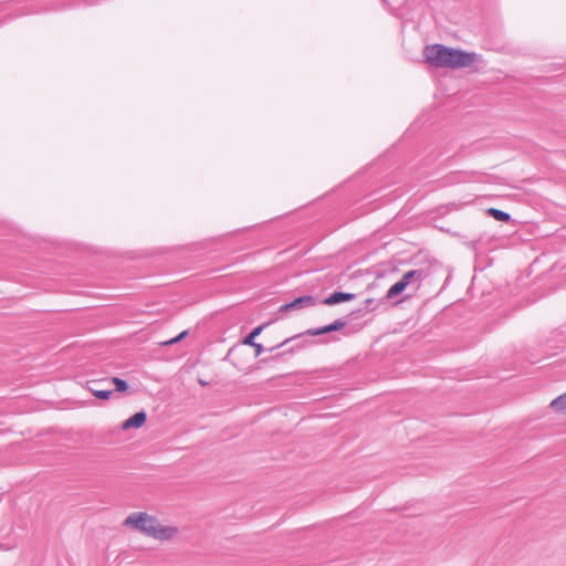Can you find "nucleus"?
<instances>
[{
	"mask_svg": "<svg viewBox=\"0 0 566 566\" xmlns=\"http://www.w3.org/2000/svg\"><path fill=\"white\" fill-rule=\"evenodd\" d=\"M124 525L136 528L147 536H151L160 541L169 539L176 533V528L163 526L154 516L143 512H134L129 514L124 521Z\"/></svg>",
	"mask_w": 566,
	"mask_h": 566,
	"instance_id": "obj_1",
	"label": "nucleus"
},
{
	"mask_svg": "<svg viewBox=\"0 0 566 566\" xmlns=\"http://www.w3.org/2000/svg\"><path fill=\"white\" fill-rule=\"evenodd\" d=\"M479 61V55L474 52H468L460 49H449L446 67L464 69L471 67Z\"/></svg>",
	"mask_w": 566,
	"mask_h": 566,
	"instance_id": "obj_2",
	"label": "nucleus"
},
{
	"mask_svg": "<svg viewBox=\"0 0 566 566\" xmlns=\"http://www.w3.org/2000/svg\"><path fill=\"white\" fill-rule=\"evenodd\" d=\"M448 46L441 44L428 45L423 50L426 61L434 67H446L448 61Z\"/></svg>",
	"mask_w": 566,
	"mask_h": 566,
	"instance_id": "obj_3",
	"label": "nucleus"
},
{
	"mask_svg": "<svg viewBox=\"0 0 566 566\" xmlns=\"http://www.w3.org/2000/svg\"><path fill=\"white\" fill-rule=\"evenodd\" d=\"M316 304L315 297L312 295H303L294 298L292 302L286 303L280 307V312H291L295 310L312 307Z\"/></svg>",
	"mask_w": 566,
	"mask_h": 566,
	"instance_id": "obj_4",
	"label": "nucleus"
},
{
	"mask_svg": "<svg viewBox=\"0 0 566 566\" xmlns=\"http://www.w3.org/2000/svg\"><path fill=\"white\" fill-rule=\"evenodd\" d=\"M427 277V272L423 269H416L406 272L402 279L415 289H419L421 282Z\"/></svg>",
	"mask_w": 566,
	"mask_h": 566,
	"instance_id": "obj_5",
	"label": "nucleus"
},
{
	"mask_svg": "<svg viewBox=\"0 0 566 566\" xmlns=\"http://www.w3.org/2000/svg\"><path fill=\"white\" fill-rule=\"evenodd\" d=\"M346 324H347L346 321L338 318V319L334 321L332 324H328L326 326L318 327V328H311L307 331V333L312 336L323 335V334L339 331L343 327H345Z\"/></svg>",
	"mask_w": 566,
	"mask_h": 566,
	"instance_id": "obj_6",
	"label": "nucleus"
},
{
	"mask_svg": "<svg viewBox=\"0 0 566 566\" xmlns=\"http://www.w3.org/2000/svg\"><path fill=\"white\" fill-rule=\"evenodd\" d=\"M146 420H147V415L145 411L142 410V411L134 413L128 419H126L123 422L122 428L124 430H127L130 428H140L146 422Z\"/></svg>",
	"mask_w": 566,
	"mask_h": 566,
	"instance_id": "obj_7",
	"label": "nucleus"
},
{
	"mask_svg": "<svg viewBox=\"0 0 566 566\" xmlns=\"http://www.w3.org/2000/svg\"><path fill=\"white\" fill-rule=\"evenodd\" d=\"M355 294L346 292H334L328 297L323 300L326 305H336L343 302H348L355 298Z\"/></svg>",
	"mask_w": 566,
	"mask_h": 566,
	"instance_id": "obj_8",
	"label": "nucleus"
},
{
	"mask_svg": "<svg viewBox=\"0 0 566 566\" xmlns=\"http://www.w3.org/2000/svg\"><path fill=\"white\" fill-rule=\"evenodd\" d=\"M409 284L401 277L399 281H397L395 284L390 286V289L386 293V298L391 300L399 294H401Z\"/></svg>",
	"mask_w": 566,
	"mask_h": 566,
	"instance_id": "obj_9",
	"label": "nucleus"
},
{
	"mask_svg": "<svg viewBox=\"0 0 566 566\" xmlns=\"http://www.w3.org/2000/svg\"><path fill=\"white\" fill-rule=\"evenodd\" d=\"M97 385H99L98 381H90L88 382L90 391L97 399L107 400L111 397V395L113 394V390L111 388H103V390H97Z\"/></svg>",
	"mask_w": 566,
	"mask_h": 566,
	"instance_id": "obj_10",
	"label": "nucleus"
},
{
	"mask_svg": "<svg viewBox=\"0 0 566 566\" xmlns=\"http://www.w3.org/2000/svg\"><path fill=\"white\" fill-rule=\"evenodd\" d=\"M551 407L557 411L566 415V392L558 396L551 402Z\"/></svg>",
	"mask_w": 566,
	"mask_h": 566,
	"instance_id": "obj_11",
	"label": "nucleus"
},
{
	"mask_svg": "<svg viewBox=\"0 0 566 566\" xmlns=\"http://www.w3.org/2000/svg\"><path fill=\"white\" fill-rule=\"evenodd\" d=\"M488 213L497 221L509 222L511 220V214L500 209L491 208Z\"/></svg>",
	"mask_w": 566,
	"mask_h": 566,
	"instance_id": "obj_12",
	"label": "nucleus"
},
{
	"mask_svg": "<svg viewBox=\"0 0 566 566\" xmlns=\"http://www.w3.org/2000/svg\"><path fill=\"white\" fill-rule=\"evenodd\" d=\"M262 329H263V325H260V326H258V327L253 328V329L250 332V334H249V335H247V336L244 337V339H243V344H244V345H249V346H250V345H254V343H255V340H254V339H255V337H256V336H259V335H260V333L262 332Z\"/></svg>",
	"mask_w": 566,
	"mask_h": 566,
	"instance_id": "obj_13",
	"label": "nucleus"
},
{
	"mask_svg": "<svg viewBox=\"0 0 566 566\" xmlns=\"http://www.w3.org/2000/svg\"><path fill=\"white\" fill-rule=\"evenodd\" d=\"M108 381L112 382L115 386V390L118 391V392H123V391H126L128 389L127 381L122 379V378L113 377Z\"/></svg>",
	"mask_w": 566,
	"mask_h": 566,
	"instance_id": "obj_14",
	"label": "nucleus"
},
{
	"mask_svg": "<svg viewBox=\"0 0 566 566\" xmlns=\"http://www.w3.org/2000/svg\"><path fill=\"white\" fill-rule=\"evenodd\" d=\"M252 347H254L255 349V356H260L262 354V352L264 350L262 344L260 343H254V345H251Z\"/></svg>",
	"mask_w": 566,
	"mask_h": 566,
	"instance_id": "obj_15",
	"label": "nucleus"
},
{
	"mask_svg": "<svg viewBox=\"0 0 566 566\" xmlns=\"http://www.w3.org/2000/svg\"><path fill=\"white\" fill-rule=\"evenodd\" d=\"M292 339H293V338H286L284 342H282L281 344H279V345H276V346L271 347L269 350H270V352H274L275 349H277V348H280V347L284 346L285 344H287V343H289L290 340H292Z\"/></svg>",
	"mask_w": 566,
	"mask_h": 566,
	"instance_id": "obj_16",
	"label": "nucleus"
},
{
	"mask_svg": "<svg viewBox=\"0 0 566 566\" xmlns=\"http://www.w3.org/2000/svg\"><path fill=\"white\" fill-rule=\"evenodd\" d=\"M186 334H187V332H186V331H185V332H182V333H180L177 337H175L174 339H171L169 343H170V344H175V343L179 342L181 338H184V337L186 336Z\"/></svg>",
	"mask_w": 566,
	"mask_h": 566,
	"instance_id": "obj_17",
	"label": "nucleus"
}]
</instances>
